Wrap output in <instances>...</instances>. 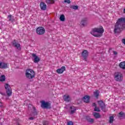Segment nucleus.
Returning <instances> with one entry per match:
<instances>
[{
    "instance_id": "obj_1",
    "label": "nucleus",
    "mask_w": 125,
    "mask_h": 125,
    "mask_svg": "<svg viewBox=\"0 0 125 125\" xmlns=\"http://www.w3.org/2000/svg\"><path fill=\"white\" fill-rule=\"evenodd\" d=\"M104 33V29H103L102 26L99 28H93L92 30L90 32V34L96 38H101V37H102V34Z\"/></svg>"
},
{
    "instance_id": "obj_2",
    "label": "nucleus",
    "mask_w": 125,
    "mask_h": 125,
    "mask_svg": "<svg viewBox=\"0 0 125 125\" xmlns=\"http://www.w3.org/2000/svg\"><path fill=\"white\" fill-rule=\"evenodd\" d=\"M35 71L33 69H28L26 70L25 76L27 79L31 80L34 79L35 76Z\"/></svg>"
},
{
    "instance_id": "obj_3",
    "label": "nucleus",
    "mask_w": 125,
    "mask_h": 125,
    "mask_svg": "<svg viewBox=\"0 0 125 125\" xmlns=\"http://www.w3.org/2000/svg\"><path fill=\"white\" fill-rule=\"evenodd\" d=\"M123 29H125L124 25L116 23L114 26V32L115 34H119L123 31Z\"/></svg>"
},
{
    "instance_id": "obj_4",
    "label": "nucleus",
    "mask_w": 125,
    "mask_h": 125,
    "mask_svg": "<svg viewBox=\"0 0 125 125\" xmlns=\"http://www.w3.org/2000/svg\"><path fill=\"white\" fill-rule=\"evenodd\" d=\"M41 107L43 109H51V104L49 102L42 101L41 102Z\"/></svg>"
},
{
    "instance_id": "obj_5",
    "label": "nucleus",
    "mask_w": 125,
    "mask_h": 125,
    "mask_svg": "<svg viewBox=\"0 0 125 125\" xmlns=\"http://www.w3.org/2000/svg\"><path fill=\"white\" fill-rule=\"evenodd\" d=\"M36 33L37 35H39V36H42V35H44L45 33V29H44V27L42 26L38 27L36 29Z\"/></svg>"
},
{
    "instance_id": "obj_6",
    "label": "nucleus",
    "mask_w": 125,
    "mask_h": 125,
    "mask_svg": "<svg viewBox=\"0 0 125 125\" xmlns=\"http://www.w3.org/2000/svg\"><path fill=\"white\" fill-rule=\"evenodd\" d=\"M114 79L116 82H122L123 75L121 72H116L114 74Z\"/></svg>"
},
{
    "instance_id": "obj_7",
    "label": "nucleus",
    "mask_w": 125,
    "mask_h": 125,
    "mask_svg": "<svg viewBox=\"0 0 125 125\" xmlns=\"http://www.w3.org/2000/svg\"><path fill=\"white\" fill-rule=\"evenodd\" d=\"M98 103L103 112H105L107 111L106 110V104H105L104 102L103 101H98Z\"/></svg>"
},
{
    "instance_id": "obj_8",
    "label": "nucleus",
    "mask_w": 125,
    "mask_h": 125,
    "mask_svg": "<svg viewBox=\"0 0 125 125\" xmlns=\"http://www.w3.org/2000/svg\"><path fill=\"white\" fill-rule=\"evenodd\" d=\"M4 86L6 89L7 95L8 96H11V94H12V91H11V87H10V85H9L8 83H6Z\"/></svg>"
},
{
    "instance_id": "obj_9",
    "label": "nucleus",
    "mask_w": 125,
    "mask_h": 125,
    "mask_svg": "<svg viewBox=\"0 0 125 125\" xmlns=\"http://www.w3.org/2000/svg\"><path fill=\"white\" fill-rule=\"evenodd\" d=\"M82 56L83 60L87 61V57H88V51L87 50H84L82 53Z\"/></svg>"
},
{
    "instance_id": "obj_10",
    "label": "nucleus",
    "mask_w": 125,
    "mask_h": 125,
    "mask_svg": "<svg viewBox=\"0 0 125 125\" xmlns=\"http://www.w3.org/2000/svg\"><path fill=\"white\" fill-rule=\"evenodd\" d=\"M12 45L16 47L17 49H21V45L18 42H16V40H14L12 42Z\"/></svg>"
},
{
    "instance_id": "obj_11",
    "label": "nucleus",
    "mask_w": 125,
    "mask_h": 125,
    "mask_svg": "<svg viewBox=\"0 0 125 125\" xmlns=\"http://www.w3.org/2000/svg\"><path fill=\"white\" fill-rule=\"evenodd\" d=\"M88 19L87 18H84L83 19L80 23L81 25L83 26V27H85L87 25Z\"/></svg>"
},
{
    "instance_id": "obj_12",
    "label": "nucleus",
    "mask_w": 125,
    "mask_h": 125,
    "mask_svg": "<svg viewBox=\"0 0 125 125\" xmlns=\"http://www.w3.org/2000/svg\"><path fill=\"white\" fill-rule=\"evenodd\" d=\"M117 24H119L120 25H122V26H125V18H119L117 22Z\"/></svg>"
},
{
    "instance_id": "obj_13",
    "label": "nucleus",
    "mask_w": 125,
    "mask_h": 125,
    "mask_svg": "<svg viewBox=\"0 0 125 125\" xmlns=\"http://www.w3.org/2000/svg\"><path fill=\"white\" fill-rule=\"evenodd\" d=\"M32 57H33V58H34V63H38V62H40V61H41V59H40L36 54L32 53Z\"/></svg>"
},
{
    "instance_id": "obj_14",
    "label": "nucleus",
    "mask_w": 125,
    "mask_h": 125,
    "mask_svg": "<svg viewBox=\"0 0 125 125\" xmlns=\"http://www.w3.org/2000/svg\"><path fill=\"white\" fill-rule=\"evenodd\" d=\"M40 7L41 10L44 11L46 10V7H47V6L45 4V3H44V2H40Z\"/></svg>"
},
{
    "instance_id": "obj_15",
    "label": "nucleus",
    "mask_w": 125,
    "mask_h": 125,
    "mask_svg": "<svg viewBox=\"0 0 125 125\" xmlns=\"http://www.w3.org/2000/svg\"><path fill=\"white\" fill-rule=\"evenodd\" d=\"M90 99V97L88 95H86L83 98V102L85 103H89Z\"/></svg>"
},
{
    "instance_id": "obj_16",
    "label": "nucleus",
    "mask_w": 125,
    "mask_h": 125,
    "mask_svg": "<svg viewBox=\"0 0 125 125\" xmlns=\"http://www.w3.org/2000/svg\"><path fill=\"white\" fill-rule=\"evenodd\" d=\"M66 70L65 66H62L61 68H59L57 70V73L58 74H62V73Z\"/></svg>"
},
{
    "instance_id": "obj_17",
    "label": "nucleus",
    "mask_w": 125,
    "mask_h": 125,
    "mask_svg": "<svg viewBox=\"0 0 125 125\" xmlns=\"http://www.w3.org/2000/svg\"><path fill=\"white\" fill-rule=\"evenodd\" d=\"M85 119L87 122L90 123V124H93V123H94V119L91 118L89 116H86Z\"/></svg>"
},
{
    "instance_id": "obj_18",
    "label": "nucleus",
    "mask_w": 125,
    "mask_h": 125,
    "mask_svg": "<svg viewBox=\"0 0 125 125\" xmlns=\"http://www.w3.org/2000/svg\"><path fill=\"white\" fill-rule=\"evenodd\" d=\"M7 19L8 21L12 22V23H13L15 21V19H14V17L12 16L11 15H9L7 17Z\"/></svg>"
},
{
    "instance_id": "obj_19",
    "label": "nucleus",
    "mask_w": 125,
    "mask_h": 125,
    "mask_svg": "<svg viewBox=\"0 0 125 125\" xmlns=\"http://www.w3.org/2000/svg\"><path fill=\"white\" fill-rule=\"evenodd\" d=\"M7 68V64L4 62H0V69H6Z\"/></svg>"
},
{
    "instance_id": "obj_20",
    "label": "nucleus",
    "mask_w": 125,
    "mask_h": 125,
    "mask_svg": "<svg viewBox=\"0 0 125 125\" xmlns=\"http://www.w3.org/2000/svg\"><path fill=\"white\" fill-rule=\"evenodd\" d=\"M64 101H65V102H70V96L67 95L66 96V95H64L63 97Z\"/></svg>"
},
{
    "instance_id": "obj_21",
    "label": "nucleus",
    "mask_w": 125,
    "mask_h": 125,
    "mask_svg": "<svg viewBox=\"0 0 125 125\" xmlns=\"http://www.w3.org/2000/svg\"><path fill=\"white\" fill-rule=\"evenodd\" d=\"M119 66L120 68H121V69H123V70H125V61L120 62L119 64Z\"/></svg>"
},
{
    "instance_id": "obj_22",
    "label": "nucleus",
    "mask_w": 125,
    "mask_h": 125,
    "mask_svg": "<svg viewBox=\"0 0 125 125\" xmlns=\"http://www.w3.org/2000/svg\"><path fill=\"white\" fill-rule=\"evenodd\" d=\"M93 115L96 119H100V118H101V115H100V114L97 112H94Z\"/></svg>"
},
{
    "instance_id": "obj_23",
    "label": "nucleus",
    "mask_w": 125,
    "mask_h": 125,
    "mask_svg": "<svg viewBox=\"0 0 125 125\" xmlns=\"http://www.w3.org/2000/svg\"><path fill=\"white\" fill-rule=\"evenodd\" d=\"M94 96L97 99H98L99 97V90H96V91L94 92Z\"/></svg>"
},
{
    "instance_id": "obj_24",
    "label": "nucleus",
    "mask_w": 125,
    "mask_h": 125,
    "mask_svg": "<svg viewBox=\"0 0 125 125\" xmlns=\"http://www.w3.org/2000/svg\"><path fill=\"white\" fill-rule=\"evenodd\" d=\"M117 116L119 117V118H125V112L121 111L117 115Z\"/></svg>"
},
{
    "instance_id": "obj_25",
    "label": "nucleus",
    "mask_w": 125,
    "mask_h": 125,
    "mask_svg": "<svg viewBox=\"0 0 125 125\" xmlns=\"http://www.w3.org/2000/svg\"><path fill=\"white\" fill-rule=\"evenodd\" d=\"M70 109L71 110L70 112V114H73L75 112H76V107L75 106H70ZM73 109V110H72Z\"/></svg>"
},
{
    "instance_id": "obj_26",
    "label": "nucleus",
    "mask_w": 125,
    "mask_h": 125,
    "mask_svg": "<svg viewBox=\"0 0 125 125\" xmlns=\"http://www.w3.org/2000/svg\"><path fill=\"white\" fill-rule=\"evenodd\" d=\"M70 7L71 9H74L75 10H77V9H79V6L78 5H71Z\"/></svg>"
},
{
    "instance_id": "obj_27",
    "label": "nucleus",
    "mask_w": 125,
    "mask_h": 125,
    "mask_svg": "<svg viewBox=\"0 0 125 125\" xmlns=\"http://www.w3.org/2000/svg\"><path fill=\"white\" fill-rule=\"evenodd\" d=\"M0 82H5V76L4 75L0 77Z\"/></svg>"
},
{
    "instance_id": "obj_28",
    "label": "nucleus",
    "mask_w": 125,
    "mask_h": 125,
    "mask_svg": "<svg viewBox=\"0 0 125 125\" xmlns=\"http://www.w3.org/2000/svg\"><path fill=\"white\" fill-rule=\"evenodd\" d=\"M60 20L62 22L65 21V16L64 15H61L60 17Z\"/></svg>"
},
{
    "instance_id": "obj_29",
    "label": "nucleus",
    "mask_w": 125,
    "mask_h": 125,
    "mask_svg": "<svg viewBox=\"0 0 125 125\" xmlns=\"http://www.w3.org/2000/svg\"><path fill=\"white\" fill-rule=\"evenodd\" d=\"M114 122V116H110L109 117V123L112 124Z\"/></svg>"
},
{
    "instance_id": "obj_30",
    "label": "nucleus",
    "mask_w": 125,
    "mask_h": 125,
    "mask_svg": "<svg viewBox=\"0 0 125 125\" xmlns=\"http://www.w3.org/2000/svg\"><path fill=\"white\" fill-rule=\"evenodd\" d=\"M48 124H49V123L47 121L45 120V121H43L42 122L43 125H48Z\"/></svg>"
},
{
    "instance_id": "obj_31",
    "label": "nucleus",
    "mask_w": 125,
    "mask_h": 125,
    "mask_svg": "<svg viewBox=\"0 0 125 125\" xmlns=\"http://www.w3.org/2000/svg\"><path fill=\"white\" fill-rule=\"evenodd\" d=\"M94 111L95 112H100V109H99V107H97V106L95 107Z\"/></svg>"
},
{
    "instance_id": "obj_32",
    "label": "nucleus",
    "mask_w": 125,
    "mask_h": 125,
    "mask_svg": "<svg viewBox=\"0 0 125 125\" xmlns=\"http://www.w3.org/2000/svg\"><path fill=\"white\" fill-rule=\"evenodd\" d=\"M33 110H34V112H33L34 115H38V112H37L36 107H33Z\"/></svg>"
},
{
    "instance_id": "obj_33",
    "label": "nucleus",
    "mask_w": 125,
    "mask_h": 125,
    "mask_svg": "<svg viewBox=\"0 0 125 125\" xmlns=\"http://www.w3.org/2000/svg\"><path fill=\"white\" fill-rule=\"evenodd\" d=\"M67 125H74V123L72 121L67 122Z\"/></svg>"
},
{
    "instance_id": "obj_34",
    "label": "nucleus",
    "mask_w": 125,
    "mask_h": 125,
    "mask_svg": "<svg viewBox=\"0 0 125 125\" xmlns=\"http://www.w3.org/2000/svg\"><path fill=\"white\" fill-rule=\"evenodd\" d=\"M32 108L33 109H34V108H35V107L33 106V105H32V104H29V105H28L29 110H30V109H32Z\"/></svg>"
},
{
    "instance_id": "obj_35",
    "label": "nucleus",
    "mask_w": 125,
    "mask_h": 125,
    "mask_svg": "<svg viewBox=\"0 0 125 125\" xmlns=\"http://www.w3.org/2000/svg\"><path fill=\"white\" fill-rule=\"evenodd\" d=\"M64 2H66L67 3H71V0H64Z\"/></svg>"
},
{
    "instance_id": "obj_36",
    "label": "nucleus",
    "mask_w": 125,
    "mask_h": 125,
    "mask_svg": "<svg viewBox=\"0 0 125 125\" xmlns=\"http://www.w3.org/2000/svg\"><path fill=\"white\" fill-rule=\"evenodd\" d=\"M46 3H48V4L51 3V2L49 0H46Z\"/></svg>"
},
{
    "instance_id": "obj_37",
    "label": "nucleus",
    "mask_w": 125,
    "mask_h": 125,
    "mask_svg": "<svg viewBox=\"0 0 125 125\" xmlns=\"http://www.w3.org/2000/svg\"><path fill=\"white\" fill-rule=\"evenodd\" d=\"M122 42L124 44H125V39H122Z\"/></svg>"
},
{
    "instance_id": "obj_38",
    "label": "nucleus",
    "mask_w": 125,
    "mask_h": 125,
    "mask_svg": "<svg viewBox=\"0 0 125 125\" xmlns=\"http://www.w3.org/2000/svg\"><path fill=\"white\" fill-rule=\"evenodd\" d=\"M113 54L115 55H117V54H118V52L114 51H113Z\"/></svg>"
},
{
    "instance_id": "obj_39",
    "label": "nucleus",
    "mask_w": 125,
    "mask_h": 125,
    "mask_svg": "<svg viewBox=\"0 0 125 125\" xmlns=\"http://www.w3.org/2000/svg\"><path fill=\"white\" fill-rule=\"evenodd\" d=\"M2 106H3V104H2V103H1V102H0V107H2Z\"/></svg>"
},
{
    "instance_id": "obj_40",
    "label": "nucleus",
    "mask_w": 125,
    "mask_h": 125,
    "mask_svg": "<svg viewBox=\"0 0 125 125\" xmlns=\"http://www.w3.org/2000/svg\"><path fill=\"white\" fill-rule=\"evenodd\" d=\"M35 119V118L31 117L29 118V120H33Z\"/></svg>"
},
{
    "instance_id": "obj_41",
    "label": "nucleus",
    "mask_w": 125,
    "mask_h": 125,
    "mask_svg": "<svg viewBox=\"0 0 125 125\" xmlns=\"http://www.w3.org/2000/svg\"><path fill=\"white\" fill-rule=\"evenodd\" d=\"M93 106H94L95 107H96V104L95 103H93Z\"/></svg>"
},
{
    "instance_id": "obj_42",
    "label": "nucleus",
    "mask_w": 125,
    "mask_h": 125,
    "mask_svg": "<svg viewBox=\"0 0 125 125\" xmlns=\"http://www.w3.org/2000/svg\"><path fill=\"white\" fill-rule=\"evenodd\" d=\"M124 13H125V8L124 10Z\"/></svg>"
},
{
    "instance_id": "obj_43",
    "label": "nucleus",
    "mask_w": 125,
    "mask_h": 125,
    "mask_svg": "<svg viewBox=\"0 0 125 125\" xmlns=\"http://www.w3.org/2000/svg\"><path fill=\"white\" fill-rule=\"evenodd\" d=\"M109 50H112V48H110V49H109Z\"/></svg>"
},
{
    "instance_id": "obj_44",
    "label": "nucleus",
    "mask_w": 125,
    "mask_h": 125,
    "mask_svg": "<svg viewBox=\"0 0 125 125\" xmlns=\"http://www.w3.org/2000/svg\"><path fill=\"white\" fill-rule=\"evenodd\" d=\"M72 110H74V109H72Z\"/></svg>"
}]
</instances>
